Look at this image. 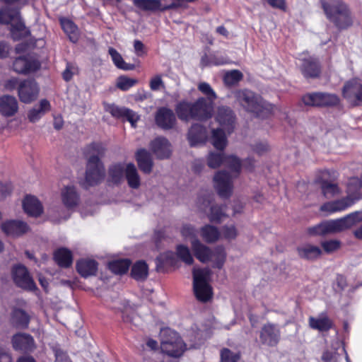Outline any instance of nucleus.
I'll return each mask as SVG.
<instances>
[{"label": "nucleus", "instance_id": "f03ea898", "mask_svg": "<svg viewBox=\"0 0 362 362\" xmlns=\"http://www.w3.org/2000/svg\"><path fill=\"white\" fill-rule=\"evenodd\" d=\"M175 110L178 118L182 121L203 122L212 117L214 103L204 99V97L197 98L194 102L182 100L176 105Z\"/></svg>", "mask_w": 362, "mask_h": 362}, {"label": "nucleus", "instance_id": "37998d69", "mask_svg": "<svg viewBox=\"0 0 362 362\" xmlns=\"http://www.w3.org/2000/svg\"><path fill=\"white\" fill-rule=\"evenodd\" d=\"M12 322L18 327H25L28 325L29 317L23 310L16 309L12 314Z\"/></svg>", "mask_w": 362, "mask_h": 362}, {"label": "nucleus", "instance_id": "c85d7f7f", "mask_svg": "<svg viewBox=\"0 0 362 362\" xmlns=\"http://www.w3.org/2000/svg\"><path fill=\"white\" fill-rule=\"evenodd\" d=\"M297 253L303 259L314 261L321 257L322 250L318 246L304 244L298 247Z\"/></svg>", "mask_w": 362, "mask_h": 362}, {"label": "nucleus", "instance_id": "1a4fd4ad", "mask_svg": "<svg viewBox=\"0 0 362 362\" xmlns=\"http://www.w3.org/2000/svg\"><path fill=\"white\" fill-rule=\"evenodd\" d=\"M0 23L11 24V34L15 40L29 35V30L21 21L19 16V11L16 9H11L8 7H4L0 9Z\"/></svg>", "mask_w": 362, "mask_h": 362}, {"label": "nucleus", "instance_id": "bf43d9fd", "mask_svg": "<svg viewBox=\"0 0 362 362\" xmlns=\"http://www.w3.org/2000/svg\"><path fill=\"white\" fill-rule=\"evenodd\" d=\"M76 72H77V69L74 65H72L71 64H67L66 69L64 71V72L62 74L63 78L66 81H69L72 78L73 76L75 74H76Z\"/></svg>", "mask_w": 362, "mask_h": 362}, {"label": "nucleus", "instance_id": "ddd939ff", "mask_svg": "<svg viewBox=\"0 0 362 362\" xmlns=\"http://www.w3.org/2000/svg\"><path fill=\"white\" fill-rule=\"evenodd\" d=\"M39 87L33 80H25L21 82L18 88V95L20 100L23 103H31L38 96Z\"/></svg>", "mask_w": 362, "mask_h": 362}, {"label": "nucleus", "instance_id": "7ed1b4c3", "mask_svg": "<svg viewBox=\"0 0 362 362\" xmlns=\"http://www.w3.org/2000/svg\"><path fill=\"white\" fill-rule=\"evenodd\" d=\"M104 150L100 144H94L88 148V155L84 181L81 183L85 188L100 184L105 177V168L100 157Z\"/></svg>", "mask_w": 362, "mask_h": 362}, {"label": "nucleus", "instance_id": "49530a36", "mask_svg": "<svg viewBox=\"0 0 362 362\" xmlns=\"http://www.w3.org/2000/svg\"><path fill=\"white\" fill-rule=\"evenodd\" d=\"M201 235L208 243H212L218 240L220 233L218 228H202Z\"/></svg>", "mask_w": 362, "mask_h": 362}, {"label": "nucleus", "instance_id": "8fccbe9b", "mask_svg": "<svg viewBox=\"0 0 362 362\" xmlns=\"http://www.w3.org/2000/svg\"><path fill=\"white\" fill-rule=\"evenodd\" d=\"M240 355L238 352H233L228 349H223L221 351V362H238Z\"/></svg>", "mask_w": 362, "mask_h": 362}, {"label": "nucleus", "instance_id": "680f3d73", "mask_svg": "<svg viewBox=\"0 0 362 362\" xmlns=\"http://www.w3.org/2000/svg\"><path fill=\"white\" fill-rule=\"evenodd\" d=\"M53 350L55 355V362H71L66 354L60 349L55 347Z\"/></svg>", "mask_w": 362, "mask_h": 362}, {"label": "nucleus", "instance_id": "13d9d810", "mask_svg": "<svg viewBox=\"0 0 362 362\" xmlns=\"http://www.w3.org/2000/svg\"><path fill=\"white\" fill-rule=\"evenodd\" d=\"M139 118V116L136 112L127 108L122 119H127L133 127H135Z\"/></svg>", "mask_w": 362, "mask_h": 362}, {"label": "nucleus", "instance_id": "4be33fe9", "mask_svg": "<svg viewBox=\"0 0 362 362\" xmlns=\"http://www.w3.org/2000/svg\"><path fill=\"white\" fill-rule=\"evenodd\" d=\"M362 222V211L351 213L339 219L331 220L317 226H353Z\"/></svg>", "mask_w": 362, "mask_h": 362}, {"label": "nucleus", "instance_id": "4d7b16f0", "mask_svg": "<svg viewBox=\"0 0 362 362\" xmlns=\"http://www.w3.org/2000/svg\"><path fill=\"white\" fill-rule=\"evenodd\" d=\"M127 108L120 107L115 105L108 107V112L115 117L123 118Z\"/></svg>", "mask_w": 362, "mask_h": 362}, {"label": "nucleus", "instance_id": "a19ab883", "mask_svg": "<svg viewBox=\"0 0 362 362\" xmlns=\"http://www.w3.org/2000/svg\"><path fill=\"white\" fill-rule=\"evenodd\" d=\"M229 63L228 59L223 55L211 54L204 55L202 57L201 64L202 66H219Z\"/></svg>", "mask_w": 362, "mask_h": 362}, {"label": "nucleus", "instance_id": "2f4dec72", "mask_svg": "<svg viewBox=\"0 0 362 362\" xmlns=\"http://www.w3.org/2000/svg\"><path fill=\"white\" fill-rule=\"evenodd\" d=\"M51 107L49 102L46 99H42L38 106L32 108L28 114V118L31 122L38 121Z\"/></svg>", "mask_w": 362, "mask_h": 362}, {"label": "nucleus", "instance_id": "39448f33", "mask_svg": "<svg viewBox=\"0 0 362 362\" xmlns=\"http://www.w3.org/2000/svg\"><path fill=\"white\" fill-rule=\"evenodd\" d=\"M238 103L247 111L253 112L258 117H264L273 112L272 104L264 100L260 96L247 90L235 92Z\"/></svg>", "mask_w": 362, "mask_h": 362}, {"label": "nucleus", "instance_id": "e2e57ef3", "mask_svg": "<svg viewBox=\"0 0 362 362\" xmlns=\"http://www.w3.org/2000/svg\"><path fill=\"white\" fill-rule=\"evenodd\" d=\"M274 8L285 11L286 4L285 0H265Z\"/></svg>", "mask_w": 362, "mask_h": 362}, {"label": "nucleus", "instance_id": "e433bc0d", "mask_svg": "<svg viewBox=\"0 0 362 362\" xmlns=\"http://www.w3.org/2000/svg\"><path fill=\"white\" fill-rule=\"evenodd\" d=\"M301 69L303 75L307 78L317 77L320 73L318 64L312 58L303 60Z\"/></svg>", "mask_w": 362, "mask_h": 362}, {"label": "nucleus", "instance_id": "72a5a7b5", "mask_svg": "<svg viewBox=\"0 0 362 362\" xmlns=\"http://www.w3.org/2000/svg\"><path fill=\"white\" fill-rule=\"evenodd\" d=\"M125 177L128 185L132 189H138L141 185V179L138 170L134 164L132 163H127L126 167Z\"/></svg>", "mask_w": 362, "mask_h": 362}, {"label": "nucleus", "instance_id": "f704fd0d", "mask_svg": "<svg viewBox=\"0 0 362 362\" xmlns=\"http://www.w3.org/2000/svg\"><path fill=\"white\" fill-rule=\"evenodd\" d=\"M55 262L62 267H69L73 262L71 252L66 248H60L54 254Z\"/></svg>", "mask_w": 362, "mask_h": 362}, {"label": "nucleus", "instance_id": "ea45409f", "mask_svg": "<svg viewBox=\"0 0 362 362\" xmlns=\"http://www.w3.org/2000/svg\"><path fill=\"white\" fill-rule=\"evenodd\" d=\"M60 23L62 29L69 36L70 40L76 42L78 40V34L76 25L70 20L67 18H61Z\"/></svg>", "mask_w": 362, "mask_h": 362}, {"label": "nucleus", "instance_id": "7c9ffc66", "mask_svg": "<svg viewBox=\"0 0 362 362\" xmlns=\"http://www.w3.org/2000/svg\"><path fill=\"white\" fill-rule=\"evenodd\" d=\"M136 160L140 170L146 173L149 174L153 168V160L151 155L146 149H139L136 154Z\"/></svg>", "mask_w": 362, "mask_h": 362}, {"label": "nucleus", "instance_id": "6e6552de", "mask_svg": "<svg viewBox=\"0 0 362 362\" xmlns=\"http://www.w3.org/2000/svg\"><path fill=\"white\" fill-rule=\"evenodd\" d=\"M327 17L340 29L352 25L353 21L347 6L340 0H328L322 3Z\"/></svg>", "mask_w": 362, "mask_h": 362}, {"label": "nucleus", "instance_id": "c756f323", "mask_svg": "<svg viewBox=\"0 0 362 362\" xmlns=\"http://www.w3.org/2000/svg\"><path fill=\"white\" fill-rule=\"evenodd\" d=\"M127 166L126 163L111 165L107 172V181L113 184H119L124 180Z\"/></svg>", "mask_w": 362, "mask_h": 362}, {"label": "nucleus", "instance_id": "09e8293b", "mask_svg": "<svg viewBox=\"0 0 362 362\" xmlns=\"http://www.w3.org/2000/svg\"><path fill=\"white\" fill-rule=\"evenodd\" d=\"M341 228H310L308 234L310 235L325 236L328 234L336 233L341 231Z\"/></svg>", "mask_w": 362, "mask_h": 362}, {"label": "nucleus", "instance_id": "4c0bfd02", "mask_svg": "<svg viewBox=\"0 0 362 362\" xmlns=\"http://www.w3.org/2000/svg\"><path fill=\"white\" fill-rule=\"evenodd\" d=\"M148 274V267L144 261L136 262L132 268L131 275L137 281H143L146 279Z\"/></svg>", "mask_w": 362, "mask_h": 362}, {"label": "nucleus", "instance_id": "412c9836", "mask_svg": "<svg viewBox=\"0 0 362 362\" xmlns=\"http://www.w3.org/2000/svg\"><path fill=\"white\" fill-rule=\"evenodd\" d=\"M155 120L156 124L163 129H173L176 124V117L173 111L167 107L158 110Z\"/></svg>", "mask_w": 362, "mask_h": 362}, {"label": "nucleus", "instance_id": "cd10ccee", "mask_svg": "<svg viewBox=\"0 0 362 362\" xmlns=\"http://www.w3.org/2000/svg\"><path fill=\"white\" fill-rule=\"evenodd\" d=\"M61 198L64 205L69 209L76 206L80 201L79 194L74 186H66L61 192Z\"/></svg>", "mask_w": 362, "mask_h": 362}, {"label": "nucleus", "instance_id": "f3484780", "mask_svg": "<svg viewBox=\"0 0 362 362\" xmlns=\"http://www.w3.org/2000/svg\"><path fill=\"white\" fill-rule=\"evenodd\" d=\"M216 119L228 134H230L235 124V115L233 112L228 107L221 106L218 108Z\"/></svg>", "mask_w": 362, "mask_h": 362}, {"label": "nucleus", "instance_id": "de8ad7c7", "mask_svg": "<svg viewBox=\"0 0 362 362\" xmlns=\"http://www.w3.org/2000/svg\"><path fill=\"white\" fill-rule=\"evenodd\" d=\"M138 83V80L129 78L124 76H119L117 79L116 86L123 91L128 90L132 87Z\"/></svg>", "mask_w": 362, "mask_h": 362}, {"label": "nucleus", "instance_id": "4468645a", "mask_svg": "<svg viewBox=\"0 0 362 362\" xmlns=\"http://www.w3.org/2000/svg\"><path fill=\"white\" fill-rule=\"evenodd\" d=\"M343 96L354 104L362 103V83L358 78L348 81L344 86Z\"/></svg>", "mask_w": 362, "mask_h": 362}, {"label": "nucleus", "instance_id": "69168bd1", "mask_svg": "<svg viewBox=\"0 0 362 362\" xmlns=\"http://www.w3.org/2000/svg\"><path fill=\"white\" fill-rule=\"evenodd\" d=\"M0 362H12V357L8 349L0 347Z\"/></svg>", "mask_w": 362, "mask_h": 362}, {"label": "nucleus", "instance_id": "9d476101", "mask_svg": "<svg viewBox=\"0 0 362 362\" xmlns=\"http://www.w3.org/2000/svg\"><path fill=\"white\" fill-rule=\"evenodd\" d=\"M211 274L209 269H193L194 291L199 301L206 302L212 298V288L209 284Z\"/></svg>", "mask_w": 362, "mask_h": 362}, {"label": "nucleus", "instance_id": "a878e982", "mask_svg": "<svg viewBox=\"0 0 362 362\" xmlns=\"http://www.w3.org/2000/svg\"><path fill=\"white\" fill-rule=\"evenodd\" d=\"M12 344L15 350L23 352L32 351L35 349L33 338L27 334L19 333L14 335Z\"/></svg>", "mask_w": 362, "mask_h": 362}, {"label": "nucleus", "instance_id": "473e14b6", "mask_svg": "<svg viewBox=\"0 0 362 362\" xmlns=\"http://www.w3.org/2000/svg\"><path fill=\"white\" fill-rule=\"evenodd\" d=\"M309 325L313 329L325 332L332 327V322L326 315L322 314L317 317H310Z\"/></svg>", "mask_w": 362, "mask_h": 362}, {"label": "nucleus", "instance_id": "774afa93", "mask_svg": "<svg viewBox=\"0 0 362 362\" xmlns=\"http://www.w3.org/2000/svg\"><path fill=\"white\" fill-rule=\"evenodd\" d=\"M18 85H19V83H18V79L16 78H12L7 80L5 82L4 88L8 91H12L15 88H16V87L18 88Z\"/></svg>", "mask_w": 362, "mask_h": 362}, {"label": "nucleus", "instance_id": "58836bf2", "mask_svg": "<svg viewBox=\"0 0 362 362\" xmlns=\"http://www.w3.org/2000/svg\"><path fill=\"white\" fill-rule=\"evenodd\" d=\"M114 64L120 69L129 71L134 69V65L126 63L122 55L114 48L110 47L108 50Z\"/></svg>", "mask_w": 362, "mask_h": 362}, {"label": "nucleus", "instance_id": "c03bdc74", "mask_svg": "<svg viewBox=\"0 0 362 362\" xmlns=\"http://www.w3.org/2000/svg\"><path fill=\"white\" fill-rule=\"evenodd\" d=\"M176 252L177 257L185 264L189 265L193 264L194 259L188 247L183 245H177Z\"/></svg>", "mask_w": 362, "mask_h": 362}, {"label": "nucleus", "instance_id": "5701e85b", "mask_svg": "<svg viewBox=\"0 0 362 362\" xmlns=\"http://www.w3.org/2000/svg\"><path fill=\"white\" fill-rule=\"evenodd\" d=\"M151 151L159 159H165L170 157L172 150L168 140L164 137L156 138L151 142Z\"/></svg>", "mask_w": 362, "mask_h": 362}, {"label": "nucleus", "instance_id": "20e7f679", "mask_svg": "<svg viewBox=\"0 0 362 362\" xmlns=\"http://www.w3.org/2000/svg\"><path fill=\"white\" fill-rule=\"evenodd\" d=\"M361 189L362 181L358 177H352L348 183L347 196L322 204L320 206V211L329 214L346 210L362 198Z\"/></svg>", "mask_w": 362, "mask_h": 362}, {"label": "nucleus", "instance_id": "aec40b11", "mask_svg": "<svg viewBox=\"0 0 362 362\" xmlns=\"http://www.w3.org/2000/svg\"><path fill=\"white\" fill-rule=\"evenodd\" d=\"M187 137L192 147L203 145L208 138L206 129L199 124H194L189 128Z\"/></svg>", "mask_w": 362, "mask_h": 362}, {"label": "nucleus", "instance_id": "c9c22d12", "mask_svg": "<svg viewBox=\"0 0 362 362\" xmlns=\"http://www.w3.org/2000/svg\"><path fill=\"white\" fill-rule=\"evenodd\" d=\"M226 131L223 128L214 129L211 132V143L218 150H223L227 145Z\"/></svg>", "mask_w": 362, "mask_h": 362}, {"label": "nucleus", "instance_id": "423d86ee", "mask_svg": "<svg viewBox=\"0 0 362 362\" xmlns=\"http://www.w3.org/2000/svg\"><path fill=\"white\" fill-rule=\"evenodd\" d=\"M190 243L193 253L199 261L202 263L211 262L214 267L222 268L226 258L223 247H217L211 250L194 236L190 238Z\"/></svg>", "mask_w": 362, "mask_h": 362}, {"label": "nucleus", "instance_id": "0eeeda50", "mask_svg": "<svg viewBox=\"0 0 362 362\" xmlns=\"http://www.w3.org/2000/svg\"><path fill=\"white\" fill-rule=\"evenodd\" d=\"M195 209L207 216L211 222L219 223L227 217L226 206L219 205L214 202L211 193H200L198 194L194 204Z\"/></svg>", "mask_w": 362, "mask_h": 362}, {"label": "nucleus", "instance_id": "b1692460", "mask_svg": "<svg viewBox=\"0 0 362 362\" xmlns=\"http://www.w3.org/2000/svg\"><path fill=\"white\" fill-rule=\"evenodd\" d=\"M22 206L24 211L30 216L38 217L44 211L40 201L35 196L27 195L23 199Z\"/></svg>", "mask_w": 362, "mask_h": 362}, {"label": "nucleus", "instance_id": "2eb2a0df", "mask_svg": "<svg viewBox=\"0 0 362 362\" xmlns=\"http://www.w3.org/2000/svg\"><path fill=\"white\" fill-rule=\"evenodd\" d=\"M12 276L16 284L24 289L33 290L35 284L25 267L16 265L13 268Z\"/></svg>", "mask_w": 362, "mask_h": 362}, {"label": "nucleus", "instance_id": "5fc2aeb1", "mask_svg": "<svg viewBox=\"0 0 362 362\" xmlns=\"http://www.w3.org/2000/svg\"><path fill=\"white\" fill-rule=\"evenodd\" d=\"M243 77V74L238 70H233L228 72L224 77L225 82L228 84H234L239 81Z\"/></svg>", "mask_w": 362, "mask_h": 362}, {"label": "nucleus", "instance_id": "3c124183", "mask_svg": "<svg viewBox=\"0 0 362 362\" xmlns=\"http://www.w3.org/2000/svg\"><path fill=\"white\" fill-rule=\"evenodd\" d=\"M322 189L324 195L327 198H331L339 194L338 186L328 182H323Z\"/></svg>", "mask_w": 362, "mask_h": 362}, {"label": "nucleus", "instance_id": "6ab92c4d", "mask_svg": "<svg viewBox=\"0 0 362 362\" xmlns=\"http://www.w3.org/2000/svg\"><path fill=\"white\" fill-rule=\"evenodd\" d=\"M134 4L144 11H156L173 8L175 6L168 0H132Z\"/></svg>", "mask_w": 362, "mask_h": 362}, {"label": "nucleus", "instance_id": "603ef678", "mask_svg": "<svg viewBox=\"0 0 362 362\" xmlns=\"http://www.w3.org/2000/svg\"><path fill=\"white\" fill-rule=\"evenodd\" d=\"M321 246L326 253L330 254L340 248L341 243L337 240H325L321 243Z\"/></svg>", "mask_w": 362, "mask_h": 362}, {"label": "nucleus", "instance_id": "052dcab7", "mask_svg": "<svg viewBox=\"0 0 362 362\" xmlns=\"http://www.w3.org/2000/svg\"><path fill=\"white\" fill-rule=\"evenodd\" d=\"M252 149L255 153L262 155L269 149V146L266 141H259L253 146Z\"/></svg>", "mask_w": 362, "mask_h": 362}, {"label": "nucleus", "instance_id": "338daca9", "mask_svg": "<svg viewBox=\"0 0 362 362\" xmlns=\"http://www.w3.org/2000/svg\"><path fill=\"white\" fill-rule=\"evenodd\" d=\"M134 52L138 57L144 56L146 54L144 45L140 40H134Z\"/></svg>", "mask_w": 362, "mask_h": 362}, {"label": "nucleus", "instance_id": "79ce46f5", "mask_svg": "<svg viewBox=\"0 0 362 362\" xmlns=\"http://www.w3.org/2000/svg\"><path fill=\"white\" fill-rule=\"evenodd\" d=\"M131 264L128 259H122L112 261L109 263V269L115 274H122L126 273Z\"/></svg>", "mask_w": 362, "mask_h": 362}, {"label": "nucleus", "instance_id": "864d4df0", "mask_svg": "<svg viewBox=\"0 0 362 362\" xmlns=\"http://www.w3.org/2000/svg\"><path fill=\"white\" fill-rule=\"evenodd\" d=\"M6 236L11 238H16L25 234L28 228H2Z\"/></svg>", "mask_w": 362, "mask_h": 362}, {"label": "nucleus", "instance_id": "dca6fc26", "mask_svg": "<svg viewBox=\"0 0 362 362\" xmlns=\"http://www.w3.org/2000/svg\"><path fill=\"white\" fill-rule=\"evenodd\" d=\"M281 332L276 325L271 323L264 325L259 334L261 343L268 346H275L279 342Z\"/></svg>", "mask_w": 362, "mask_h": 362}, {"label": "nucleus", "instance_id": "f257e3e1", "mask_svg": "<svg viewBox=\"0 0 362 362\" xmlns=\"http://www.w3.org/2000/svg\"><path fill=\"white\" fill-rule=\"evenodd\" d=\"M206 161L211 168L215 169L224 164L231 170V173L219 170L213 178L214 187L218 195L223 199L230 197L233 192L234 180L238 177L242 166L240 160L234 156H225L221 152L211 151L209 153ZM251 162L250 159H247L243 162V165L252 170L254 165Z\"/></svg>", "mask_w": 362, "mask_h": 362}, {"label": "nucleus", "instance_id": "393cba45", "mask_svg": "<svg viewBox=\"0 0 362 362\" xmlns=\"http://www.w3.org/2000/svg\"><path fill=\"white\" fill-rule=\"evenodd\" d=\"M18 111L17 99L9 95L0 97V114L4 117H10L15 115Z\"/></svg>", "mask_w": 362, "mask_h": 362}, {"label": "nucleus", "instance_id": "a211bd4d", "mask_svg": "<svg viewBox=\"0 0 362 362\" xmlns=\"http://www.w3.org/2000/svg\"><path fill=\"white\" fill-rule=\"evenodd\" d=\"M40 67L39 62L33 56L19 57L13 64V70L19 74L34 71Z\"/></svg>", "mask_w": 362, "mask_h": 362}, {"label": "nucleus", "instance_id": "a18cd8bd", "mask_svg": "<svg viewBox=\"0 0 362 362\" xmlns=\"http://www.w3.org/2000/svg\"><path fill=\"white\" fill-rule=\"evenodd\" d=\"M198 90L206 97H204V99L209 100V101L214 103L215 100L217 98V95L211 86L206 82H201L198 84Z\"/></svg>", "mask_w": 362, "mask_h": 362}, {"label": "nucleus", "instance_id": "f8f14e48", "mask_svg": "<svg viewBox=\"0 0 362 362\" xmlns=\"http://www.w3.org/2000/svg\"><path fill=\"white\" fill-rule=\"evenodd\" d=\"M302 100L305 105L310 106H334L339 103L337 95L325 93H309L305 95Z\"/></svg>", "mask_w": 362, "mask_h": 362}, {"label": "nucleus", "instance_id": "6e6d98bb", "mask_svg": "<svg viewBox=\"0 0 362 362\" xmlns=\"http://www.w3.org/2000/svg\"><path fill=\"white\" fill-rule=\"evenodd\" d=\"M149 86L151 90L153 91L159 90L165 88L164 82L162 79V76L160 74H157L151 78L149 82Z\"/></svg>", "mask_w": 362, "mask_h": 362}, {"label": "nucleus", "instance_id": "0e129e2a", "mask_svg": "<svg viewBox=\"0 0 362 362\" xmlns=\"http://www.w3.org/2000/svg\"><path fill=\"white\" fill-rule=\"evenodd\" d=\"M11 187L8 183L0 181V200L5 199L11 192Z\"/></svg>", "mask_w": 362, "mask_h": 362}, {"label": "nucleus", "instance_id": "bb28decb", "mask_svg": "<svg viewBox=\"0 0 362 362\" xmlns=\"http://www.w3.org/2000/svg\"><path fill=\"white\" fill-rule=\"evenodd\" d=\"M98 266V264L95 259L82 258L76 262V270L81 276L87 278L96 275Z\"/></svg>", "mask_w": 362, "mask_h": 362}, {"label": "nucleus", "instance_id": "9b49d317", "mask_svg": "<svg viewBox=\"0 0 362 362\" xmlns=\"http://www.w3.org/2000/svg\"><path fill=\"white\" fill-rule=\"evenodd\" d=\"M161 335L160 348L163 353L173 357H179L183 354L186 345L177 332L165 329L161 331Z\"/></svg>", "mask_w": 362, "mask_h": 362}]
</instances>
